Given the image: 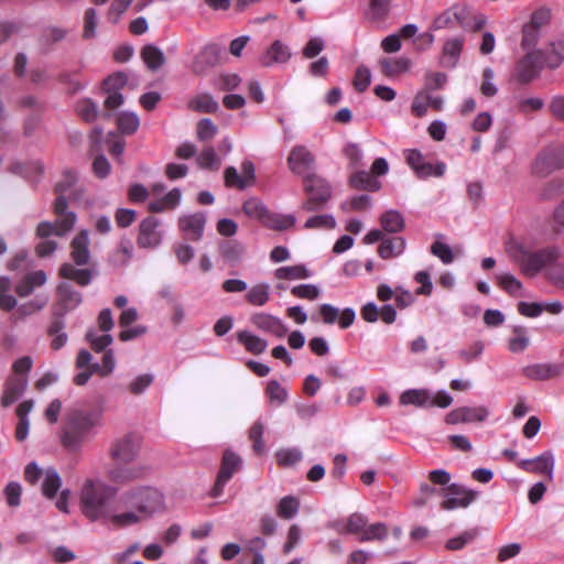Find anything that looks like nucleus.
I'll list each match as a JSON object with an SVG mask.
<instances>
[{
    "label": "nucleus",
    "instance_id": "f257e3e1",
    "mask_svg": "<svg viewBox=\"0 0 564 564\" xmlns=\"http://www.w3.org/2000/svg\"><path fill=\"white\" fill-rule=\"evenodd\" d=\"M76 495L79 509L88 520L120 528L121 506L117 487L99 476H90L82 480Z\"/></svg>",
    "mask_w": 564,
    "mask_h": 564
},
{
    "label": "nucleus",
    "instance_id": "f03ea898",
    "mask_svg": "<svg viewBox=\"0 0 564 564\" xmlns=\"http://www.w3.org/2000/svg\"><path fill=\"white\" fill-rule=\"evenodd\" d=\"M120 528L138 525L166 510L164 494L151 486H140L120 492Z\"/></svg>",
    "mask_w": 564,
    "mask_h": 564
},
{
    "label": "nucleus",
    "instance_id": "7ed1b4c3",
    "mask_svg": "<svg viewBox=\"0 0 564 564\" xmlns=\"http://www.w3.org/2000/svg\"><path fill=\"white\" fill-rule=\"evenodd\" d=\"M102 425L104 410L101 408L74 406L66 413L59 435L61 444L68 452H80Z\"/></svg>",
    "mask_w": 564,
    "mask_h": 564
},
{
    "label": "nucleus",
    "instance_id": "20e7f679",
    "mask_svg": "<svg viewBox=\"0 0 564 564\" xmlns=\"http://www.w3.org/2000/svg\"><path fill=\"white\" fill-rule=\"evenodd\" d=\"M508 252L522 272L529 276H534L544 269L547 271L549 268L557 264L562 257V250L557 246H546L530 251L524 245L518 242L510 243Z\"/></svg>",
    "mask_w": 564,
    "mask_h": 564
},
{
    "label": "nucleus",
    "instance_id": "39448f33",
    "mask_svg": "<svg viewBox=\"0 0 564 564\" xmlns=\"http://www.w3.org/2000/svg\"><path fill=\"white\" fill-rule=\"evenodd\" d=\"M76 175L73 172H65L63 180L56 184V192L58 197L54 204V214L56 216L55 223L43 221L39 225V234L46 236L53 231L58 235H66L73 229L76 224L77 217L74 212L67 209L66 193L75 184Z\"/></svg>",
    "mask_w": 564,
    "mask_h": 564
},
{
    "label": "nucleus",
    "instance_id": "423d86ee",
    "mask_svg": "<svg viewBox=\"0 0 564 564\" xmlns=\"http://www.w3.org/2000/svg\"><path fill=\"white\" fill-rule=\"evenodd\" d=\"M303 187L307 195L303 208L307 212L322 209L332 197L330 184L317 174L306 175Z\"/></svg>",
    "mask_w": 564,
    "mask_h": 564
},
{
    "label": "nucleus",
    "instance_id": "0eeeda50",
    "mask_svg": "<svg viewBox=\"0 0 564 564\" xmlns=\"http://www.w3.org/2000/svg\"><path fill=\"white\" fill-rule=\"evenodd\" d=\"M478 491L460 484H451L441 490V496L443 497L441 509L451 511L458 508H467L478 498Z\"/></svg>",
    "mask_w": 564,
    "mask_h": 564
},
{
    "label": "nucleus",
    "instance_id": "6e6552de",
    "mask_svg": "<svg viewBox=\"0 0 564 564\" xmlns=\"http://www.w3.org/2000/svg\"><path fill=\"white\" fill-rule=\"evenodd\" d=\"M288 166L292 173L304 180L306 175L315 174L316 159L307 147L297 144L291 149L288 155Z\"/></svg>",
    "mask_w": 564,
    "mask_h": 564
},
{
    "label": "nucleus",
    "instance_id": "1a4fd4ad",
    "mask_svg": "<svg viewBox=\"0 0 564 564\" xmlns=\"http://www.w3.org/2000/svg\"><path fill=\"white\" fill-rule=\"evenodd\" d=\"M564 167V147L547 149L536 158L533 172L539 176H546L555 170Z\"/></svg>",
    "mask_w": 564,
    "mask_h": 564
},
{
    "label": "nucleus",
    "instance_id": "9d476101",
    "mask_svg": "<svg viewBox=\"0 0 564 564\" xmlns=\"http://www.w3.org/2000/svg\"><path fill=\"white\" fill-rule=\"evenodd\" d=\"M545 64L544 54L541 51L529 52L517 65V77L522 84L536 78Z\"/></svg>",
    "mask_w": 564,
    "mask_h": 564
},
{
    "label": "nucleus",
    "instance_id": "9b49d317",
    "mask_svg": "<svg viewBox=\"0 0 564 564\" xmlns=\"http://www.w3.org/2000/svg\"><path fill=\"white\" fill-rule=\"evenodd\" d=\"M240 466L241 458L237 454L230 451H226L224 453L221 466L212 489L213 497H219L223 494L226 484L231 479L232 475L240 468Z\"/></svg>",
    "mask_w": 564,
    "mask_h": 564
},
{
    "label": "nucleus",
    "instance_id": "f8f14e48",
    "mask_svg": "<svg viewBox=\"0 0 564 564\" xmlns=\"http://www.w3.org/2000/svg\"><path fill=\"white\" fill-rule=\"evenodd\" d=\"M243 212L250 218L257 219L264 226L280 230L282 229V219L278 215H273L261 200L249 198L243 204Z\"/></svg>",
    "mask_w": 564,
    "mask_h": 564
},
{
    "label": "nucleus",
    "instance_id": "ddd939ff",
    "mask_svg": "<svg viewBox=\"0 0 564 564\" xmlns=\"http://www.w3.org/2000/svg\"><path fill=\"white\" fill-rule=\"evenodd\" d=\"M128 84L126 73L118 72L104 80V89L107 94L105 106L108 109H116L123 104V96L120 90Z\"/></svg>",
    "mask_w": 564,
    "mask_h": 564
},
{
    "label": "nucleus",
    "instance_id": "4468645a",
    "mask_svg": "<svg viewBox=\"0 0 564 564\" xmlns=\"http://www.w3.org/2000/svg\"><path fill=\"white\" fill-rule=\"evenodd\" d=\"M139 440L133 435H124L116 440L110 447V456L118 463L132 462L139 452Z\"/></svg>",
    "mask_w": 564,
    "mask_h": 564
},
{
    "label": "nucleus",
    "instance_id": "2eb2a0df",
    "mask_svg": "<svg viewBox=\"0 0 564 564\" xmlns=\"http://www.w3.org/2000/svg\"><path fill=\"white\" fill-rule=\"evenodd\" d=\"M554 464L555 462L553 453L546 451L534 458L520 460L518 463V466L519 468L528 473L546 475L547 478L552 480Z\"/></svg>",
    "mask_w": 564,
    "mask_h": 564
},
{
    "label": "nucleus",
    "instance_id": "dca6fc26",
    "mask_svg": "<svg viewBox=\"0 0 564 564\" xmlns=\"http://www.w3.org/2000/svg\"><path fill=\"white\" fill-rule=\"evenodd\" d=\"M160 220L155 217H147L140 224L138 245L141 248H155L161 243L162 235L159 230Z\"/></svg>",
    "mask_w": 564,
    "mask_h": 564
},
{
    "label": "nucleus",
    "instance_id": "f3484780",
    "mask_svg": "<svg viewBox=\"0 0 564 564\" xmlns=\"http://www.w3.org/2000/svg\"><path fill=\"white\" fill-rule=\"evenodd\" d=\"M206 215L204 213H194L180 217L178 226L187 239L199 240L204 234Z\"/></svg>",
    "mask_w": 564,
    "mask_h": 564
},
{
    "label": "nucleus",
    "instance_id": "a211bd4d",
    "mask_svg": "<svg viewBox=\"0 0 564 564\" xmlns=\"http://www.w3.org/2000/svg\"><path fill=\"white\" fill-rule=\"evenodd\" d=\"M443 104L441 96H433L431 91L422 89L415 95L411 109L416 117H423L430 107L437 111L442 110Z\"/></svg>",
    "mask_w": 564,
    "mask_h": 564
},
{
    "label": "nucleus",
    "instance_id": "6ab92c4d",
    "mask_svg": "<svg viewBox=\"0 0 564 564\" xmlns=\"http://www.w3.org/2000/svg\"><path fill=\"white\" fill-rule=\"evenodd\" d=\"M70 256L77 265L88 263L90 258L88 230L83 229L74 237L70 243Z\"/></svg>",
    "mask_w": 564,
    "mask_h": 564
},
{
    "label": "nucleus",
    "instance_id": "aec40b11",
    "mask_svg": "<svg viewBox=\"0 0 564 564\" xmlns=\"http://www.w3.org/2000/svg\"><path fill=\"white\" fill-rule=\"evenodd\" d=\"M392 9V0H367L365 18L372 23L386 21Z\"/></svg>",
    "mask_w": 564,
    "mask_h": 564
},
{
    "label": "nucleus",
    "instance_id": "412c9836",
    "mask_svg": "<svg viewBox=\"0 0 564 564\" xmlns=\"http://www.w3.org/2000/svg\"><path fill=\"white\" fill-rule=\"evenodd\" d=\"M28 381L24 377H12L8 379L3 395L1 398L2 406L7 408L13 404L25 391Z\"/></svg>",
    "mask_w": 564,
    "mask_h": 564
},
{
    "label": "nucleus",
    "instance_id": "4be33fe9",
    "mask_svg": "<svg viewBox=\"0 0 564 564\" xmlns=\"http://www.w3.org/2000/svg\"><path fill=\"white\" fill-rule=\"evenodd\" d=\"M405 246V239L402 237H386L379 245L378 254L384 260L397 258L404 252Z\"/></svg>",
    "mask_w": 564,
    "mask_h": 564
},
{
    "label": "nucleus",
    "instance_id": "5701e85b",
    "mask_svg": "<svg viewBox=\"0 0 564 564\" xmlns=\"http://www.w3.org/2000/svg\"><path fill=\"white\" fill-rule=\"evenodd\" d=\"M523 375L532 380H546L560 373V367L550 364H535L523 368Z\"/></svg>",
    "mask_w": 564,
    "mask_h": 564
},
{
    "label": "nucleus",
    "instance_id": "b1692460",
    "mask_svg": "<svg viewBox=\"0 0 564 564\" xmlns=\"http://www.w3.org/2000/svg\"><path fill=\"white\" fill-rule=\"evenodd\" d=\"M351 187L361 191L376 192L380 188L381 184L377 181L370 172L357 171L349 177Z\"/></svg>",
    "mask_w": 564,
    "mask_h": 564
},
{
    "label": "nucleus",
    "instance_id": "393cba45",
    "mask_svg": "<svg viewBox=\"0 0 564 564\" xmlns=\"http://www.w3.org/2000/svg\"><path fill=\"white\" fill-rule=\"evenodd\" d=\"M380 225L384 232L398 234L405 227V221L400 212L390 209L380 216Z\"/></svg>",
    "mask_w": 564,
    "mask_h": 564
},
{
    "label": "nucleus",
    "instance_id": "a878e982",
    "mask_svg": "<svg viewBox=\"0 0 564 564\" xmlns=\"http://www.w3.org/2000/svg\"><path fill=\"white\" fill-rule=\"evenodd\" d=\"M431 392L426 389H409L400 395L402 405H415L419 408L429 406Z\"/></svg>",
    "mask_w": 564,
    "mask_h": 564
},
{
    "label": "nucleus",
    "instance_id": "bb28decb",
    "mask_svg": "<svg viewBox=\"0 0 564 564\" xmlns=\"http://www.w3.org/2000/svg\"><path fill=\"white\" fill-rule=\"evenodd\" d=\"M238 341L243 345L247 351L259 355L265 351L268 343L248 330H241L237 335Z\"/></svg>",
    "mask_w": 564,
    "mask_h": 564
},
{
    "label": "nucleus",
    "instance_id": "cd10ccee",
    "mask_svg": "<svg viewBox=\"0 0 564 564\" xmlns=\"http://www.w3.org/2000/svg\"><path fill=\"white\" fill-rule=\"evenodd\" d=\"M196 163L203 170L218 171L223 161L213 147H206L196 155Z\"/></svg>",
    "mask_w": 564,
    "mask_h": 564
},
{
    "label": "nucleus",
    "instance_id": "c85d7f7f",
    "mask_svg": "<svg viewBox=\"0 0 564 564\" xmlns=\"http://www.w3.org/2000/svg\"><path fill=\"white\" fill-rule=\"evenodd\" d=\"M463 48V40L455 37L446 41L443 47L442 64L446 67H455Z\"/></svg>",
    "mask_w": 564,
    "mask_h": 564
},
{
    "label": "nucleus",
    "instance_id": "c756f323",
    "mask_svg": "<svg viewBox=\"0 0 564 564\" xmlns=\"http://www.w3.org/2000/svg\"><path fill=\"white\" fill-rule=\"evenodd\" d=\"M143 474L142 467H119L108 471V477L113 482L126 484L140 478Z\"/></svg>",
    "mask_w": 564,
    "mask_h": 564
},
{
    "label": "nucleus",
    "instance_id": "7c9ffc66",
    "mask_svg": "<svg viewBox=\"0 0 564 564\" xmlns=\"http://www.w3.org/2000/svg\"><path fill=\"white\" fill-rule=\"evenodd\" d=\"M62 479L54 468L44 470L42 479V492L47 498H53L61 488Z\"/></svg>",
    "mask_w": 564,
    "mask_h": 564
},
{
    "label": "nucleus",
    "instance_id": "2f4dec72",
    "mask_svg": "<svg viewBox=\"0 0 564 564\" xmlns=\"http://www.w3.org/2000/svg\"><path fill=\"white\" fill-rule=\"evenodd\" d=\"M59 272L63 278L73 280L80 285L89 284L93 274L89 269H77L70 263L62 265Z\"/></svg>",
    "mask_w": 564,
    "mask_h": 564
},
{
    "label": "nucleus",
    "instance_id": "473e14b6",
    "mask_svg": "<svg viewBox=\"0 0 564 564\" xmlns=\"http://www.w3.org/2000/svg\"><path fill=\"white\" fill-rule=\"evenodd\" d=\"M141 57L151 70L159 69L165 62L163 52L154 45L144 46L141 51Z\"/></svg>",
    "mask_w": 564,
    "mask_h": 564
},
{
    "label": "nucleus",
    "instance_id": "72a5a7b5",
    "mask_svg": "<svg viewBox=\"0 0 564 564\" xmlns=\"http://www.w3.org/2000/svg\"><path fill=\"white\" fill-rule=\"evenodd\" d=\"M221 48L217 44H207L200 52L197 59L194 62V70L203 72L204 66L200 65L199 58L204 59L207 66H212L219 61Z\"/></svg>",
    "mask_w": 564,
    "mask_h": 564
},
{
    "label": "nucleus",
    "instance_id": "f704fd0d",
    "mask_svg": "<svg viewBox=\"0 0 564 564\" xmlns=\"http://www.w3.org/2000/svg\"><path fill=\"white\" fill-rule=\"evenodd\" d=\"M410 61L404 57L400 58H383L380 61L381 70L387 76H394L406 72L410 68Z\"/></svg>",
    "mask_w": 564,
    "mask_h": 564
},
{
    "label": "nucleus",
    "instance_id": "c9c22d12",
    "mask_svg": "<svg viewBox=\"0 0 564 564\" xmlns=\"http://www.w3.org/2000/svg\"><path fill=\"white\" fill-rule=\"evenodd\" d=\"M189 108L198 112L213 113L219 108L218 102L208 94H200L189 101Z\"/></svg>",
    "mask_w": 564,
    "mask_h": 564
},
{
    "label": "nucleus",
    "instance_id": "e433bc0d",
    "mask_svg": "<svg viewBox=\"0 0 564 564\" xmlns=\"http://www.w3.org/2000/svg\"><path fill=\"white\" fill-rule=\"evenodd\" d=\"M117 124L122 133L132 134L138 130L140 119L138 115L132 111H122L117 117Z\"/></svg>",
    "mask_w": 564,
    "mask_h": 564
},
{
    "label": "nucleus",
    "instance_id": "4c0bfd02",
    "mask_svg": "<svg viewBox=\"0 0 564 564\" xmlns=\"http://www.w3.org/2000/svg\"><path fill=\"white\" fill-rule=\"evenodd\" d=\"M47 303L46 296H37L33 301L20 305L13 313L14 319H22L29 315H32L41 311Z\"/></svg>",
    "mask_w": 564,
    "mask_h": 564
},
{
    "label": "nucleus",
    "instance_id": "58836bf2",
    "mask_svg": "<svg viewBox=\"0 0 564 564\" xmlns=\"http://www.w3.org/2000/svg\"><path fill=\"white\" fill-rule=\"evenodd\" d=\"M545 64L550 68H556L564 59V35L551 43V50L544 55Z\"/></svg>",
    "mask_w": 564,
    "mask_h": 564
},
{
    "label": "nucleus",
    "instance_id": "ea45409f",
    "mask_svg": "<svg viewBox=\"0 0 564 564\" xmlns=\"http://www.w3.org/2000/svg\"><path fill=\"white\" fill-rule=\"evenodd\" d=\"M388 536V528L384 523L378 522L371 524L369 527H365V530L359 535L358 540L360 542L368 541H382Z\"/></svg>",
    "mask_w": 564,
    "mask_h": 564
},
{
    "label": "nucleus",
    "instance_id": "a19ab883",
    "mask_svg": "<svg viewBox=\"0 0 564 564\" xmlns=\"http://www.w3.org/2000/svg\"><path fill=\"white\" fill-rule=\"evenodd\" d=\"M61 301L66 310H73L78 306L82 302V295L77 291L73 290L67 283H63L58 288Z\"/></svg>",
    "mask_w": 564,
    "mask_h": 564
},
{
    "label": "nucleus",
    "instance_id": "79ce46f5",
    "mask_svg": "<svg viewBox=\"0 0 564 564\" xmlns=\"http://www.w3.org/2000/svg\"><path fill=\"white\" fill-rule=\"evenodd\" d=\"M513 333L517 335L508 341V348L511 352H522L530 344L529 337L525 335L527 330L522 326H516Z\"/></svg>",
    "mask_w": 564,
    "mask_h": 564
},
{
    "label": "nucleus",
    "instance_id": "37998d69",
    "mask_svg": "<svg viewBox=\"0 0 564 564\" xmlns=\"http://www.w3.org/2000/svg\"><path fill=\"white\" fill-rule=\"evenodd\" d=\"M11 290V281L7 276H0V308L10 311L17 305V300L9 294Z\"/></svg>",
    "mask_w": 564,
    "mask_h": 564
},
{
    "label": "nucleus",
    "instance_id": "c03bdc74",
    "mask_svg": "<svg viewBox=\"0 0 564 564\" xmlns=\"http://www.w3.org/2000/svg\"><path fill=\"white\" fill-rule=\"evenodd\" d=\"M498 284L510 295H519L522 290V283L510 273L497 274Z\"/></svg>",
    "mask_w": 564,
    "mask_h": 564
},
{
    "label": "nucleus",
    "instance_id": "a18cd8bd",
    "mask_svg": "<svg viewBox=\"0 0 564 564\" xmlns=\"http://www.w3.org/2000/svg\"><path fill=\"white\" fill-rule=\"evenodd\" d=\"M97 26H98L97 12L94 8H89L85 11V14H84L83 37L85 40L94 39L96 36Z\"/></svg>",
    "mask_w": 564,
    "mask_h": 564
},
{
    "label": "nucleus",
    "instance_id": "49530a36",
    "mask_svg": "<svg viewBox=\"0 0 564 564\" xmlns=\"http://www.w3.org/2000/svg\"><path fill=\"white\" fill-rule=\"evenodd\" d=\"M335 226L336 220L329 214L310 217L304 224L306 229H333Z\"/></svg>",
    "mask_w": 564,
    "mask_h": 564
},
{
    "label": "nucleus",
    "instance_id": "de8ad7c7",
    "mask_svg": "<svg viewBox=\"0 0 564 564\" xmlns=\"http://www.w3.org/2000/svg\"><path fill=\"white\" fill-rule=\"evenodd\" d=\"M477 534H478V532L476 529L465 531L462 534L447 540L445 547L449 551L462 550L466 544L474 541L476 539Z\"/></svg>",
    "mask_w": 564,
    "mask_h": 564
},
{
    "label": "nucleus",
    "instance_id": "09e8293b",
    "mask_svg": "<svg viewBox=\"0 0 564 564\" xmlns=\"http://www.w3.org/2000/svg\"><path fill=\"white\" fill-rule=\"evenodd\" d=\"M247 300L252 305H264L269 300V285L258 284L252 286L247 293Z\"/></svg>",
    "mask_w": 564,
    "mask_h": 564
},
{
    "label": "nucleus",
    "instance_id": "8fccbe9b",
    "mask_svg": "<svg viewBox=\"0 0 564 564\" xmlns=\"http://www.w3.org/2000/svg\"><path fill=\"white\" fill-rule=\"evenodd\" d=\"M218 132L217 126L208 118L198 121L196 128L197 139L200 141H210Z\"/></svg>",
    "mask_w": 564,
    "mask_h": 564
},
{
    "label": "nucleus",
    "instance_id": "3c124183",
    "mask_svg": "<svg viewBox=\"0 0 564 564\" xmlns=\"http://www.w3.org/2000/svg\"><path fill=\"white\" fill-rule=\"evenodd\" d=\"M464 423L484 422L489 415L486 406H462Z\"/></svg>",
    "mask_w": 564,
    "mask_h": 564
},
{
    "label": "nucleus",
    "instance_id": "603ef678",
    "mask_svg": "<svg viewBox=\"0 0 564 564\" xmlns=\"http://www.w3.org/2000/svg\"><path fill=\"white\" fill-rule=\"evenodd\" d=\"M154 377L152 373H142L131 380L128 390L132 394L143 393L153 382Z\"/></svg>",
    "mask_w": 564,
    "mask_h": 564
},
{
    "label": "nucleus",
    "instance_id": "864d4df0",
    "mask_svg": "<svg viewBox=\"0 0 564 564\" xmlns=\"http://www.w3.org/2000/svg\"><path fill=\"white\" fill-rule=\"evenodd\" d=\"M447 75L442 72H429L425 74L424 88L425 90L433 91L442 89L447 83Z\"/></svg>",
    "mask_w": 564,
    "mask_h": 564
},
{
    "label": "nucleus",
    "instance_id": "5fc2aeb1",
    "mask_svg": "<svg viewBox=\"0 0 564 564\" xmlns=\"http://www.w3.org/2000/svg\"><path fill=\"white\" fill-rule=\"evenodd\" d=\"M564 192V181L561 178H553L547 182L541 191V198L551 200L560 196Z\"/></svg>",
    "mask_w": 564,
    "mask_h": 564
},
{
    "label": "nucleus",
    "instance_id": "6e6d98bb",
    "mask_svg": "<svg viewBox=\"0 0 564 564\" xmlns=\"http://www.w3.org/2000/svg\"><path fill=\"white\" fill-rule=\"evenodd\" d=\"M86 338L95 351H101L112 344V336L109 334L98 335L94 329L86 334Z\"/></svg>",
    "mask_w": 564,
    "mask_h": 564
},
{
    "label": "nucleus",
    "instance_id": "4d7b16f0",
    "mask_svg": "<svg viewBox=\"0 0 564 564\" xmlns=\"http://www.w3.org/2000/svg\"><path fill=\"white\" fill-rule=\"evenodd\" d=\"M445 171L446 165L443 162H438L435 165H433L432 163L424 161L423 165L419 167L415 175L419 178H426L430 176L441 177L444 175Z\"/></svg>",
    "mask_w": 564,
    "mask_h": 564
},
{
    "label": "nucleus",
    "instance_id": "13d9d810",
    "mask_svg": "<svg viewBox=\"0 0 564 564\" xmlns=\"http://www.w3.org/2000/svg\"><path fill=\"white\" fill-rule=\"evenodd\" d=\"M101 377L109 376L116 368V359L111 349L107 350L104 356L101 364H94L91 366Z\"/></svg>",
    "mask_w": 564,
    "mask_h": 564
},
{
    "label": "nucleus",
    "instance_id": "bf43d9fd",
    "mask_svg": "<svg viewBox=\"0 0 564 564\" xmlns=\"http://www.w3.org/2000/svg\"><path fill=\"white\" fill-rule=\"evenodd\" d=\"M282 55V44L280 41H274L272 45L261 55L260 63L263 66H272L280 61Z\"/></svg>",
    "mask_w": 564,
    "mask_h": 564
},
{
    "label": "nucleus",
    "instance_id": "052dcab7",
    "mask_svg": "<svg viewBox=\"0 0 564 564\" xmlns=\"http://www.w3.org/2000/svg\"><path fill=\"white\" fill-rule=\"evenodd\" d=\"M291 293L299 299L314 301V300L318 299L321 291H319L318 286H316L314 284H300V285L293 286L291 289Z\"/></svg>",
    "mask_w": 564,
    "mask_h": 564
},
{
    "label": "nucleus",
    "instance_id": "680f3d73",
    "mask_svg": "<svg viewBox=\"0 0 564 564\" xmlns=\"http://www.w3.org/2000/svg\"><path fill=\"white\" fill-rule=\"evenodd\" d=\"M77 112L85 121H94L98 115L97 105L90 99H83L77 104Z\"/></svg>",
    "mask_w": 564,
    "mask_h": 564
},
{
    "label": "nucleus",
    "instance_id": "e2e57ef3",
    "mask_svg": "<svg viewBox=\"0 0 564 564\" xmlns=\"http://www.w3.org/2000/svg\"><path fill=\"white\" fill-rule=\"evenodd\" d=\"M241 180L240 182V189L248 188L256 183V169L251 161H243L241 163V173H240Z\"/></svg>",
    "mask_w": 564,
    "mask_h": 564
},
{
    "label": "nucleus",
    "instance_id": "0e129e2a",
    "mask_svg": "<svg viewBox=\"0 0 564 564\" xmlns=\"http://www.w3.org/2000/svg\"><path fill=\"white\" fill-rule=\"evenodd\" d=\"M371 83V73L370 69L366 66H359L356 69L354 77V87L357 91H365Z\"/></svg>",
    "mask_w": 564,
    "mask_h": 564
},
{
    "label": "nucleus",
    "instance_id": "69168bd1",
    "mask_svg": "<svg viewBox=\"0 0 564 564\" xmlns=\"http://www.w3.org/2000/svg\"><path fill=\"white\" fill-rule=\"evenodd\" d=\"M431 252L437 257L444 264H449L454 261V254L451 247L444 242L435 241L431 246Z\"/></svg>",
    "mask_w": 564,
    "mask_h": 564
},
{
    "label": "nucleus",
    "instance_id": "338daca9",
    "mask_svg": "<svg viewBox=\"0 0 564 564\" xmlns=\"http://www.w3.org/2000/svg\"><path fill=\"white\" fill-rule=\"evenodd\" d=\"M223 256L231 261H239L245 254V248L238 242H227L221 247Z\"/></svg>",
    "mask_w": 564,
    "mask_h": 564
},
{
    "label": "nucleus",
    "instance_id": "774afa93",
    "mask_svg": "<svg viewBox=\"0 0 564 564\" xmlns=\"http://www.w3.org/2000/svg\"><path fill=\"white\" fill-rule=\"evenodd\" d=\"M546 278L553 285L564 290V262H560L549 268Z\"/></svg>",
    "mask_w": 564,
    "mask_h": 564
}]
</instances>
